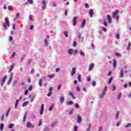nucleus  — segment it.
Instances as JSON below:
<instances>
[{
  "label": "nucleus",
  "mask_w": 131,
  "mask_h": 131,
  "mask_svg": "<svg viewBox=\"0 0 131 131\" xmlns=\"http://www.w3.org/2000/svg\"><path fill=\"white\" fill-rule=\"evenodd\" d=\"M3 27L6 30H8V27H10V21H9V18L7 17L5 18V23L4 24Z\"/></svg>",
  "instance_id": "f257e3e1"
},
{
  "label": "nucleus",
  "mask_w": 131,
  "mask_h": 131,
  "mask_svg": "<svg viewBox=\"0 0 131 131\" xmlns=\"http://www.w3.org/2000/svg\"><path fill=\"white\" fill-rule=\"evenodd\" d=\"M118 14H119V10H116L113 13L112 17L113 18H116V20H118L119 19V16H118Z\"/></svg>",
  "instance_id": "f03ea898"
},
{
  "label": "nucleus",
  "mask_w": 131,
  "mask_h": 131,
  "mask_svg": "<svg viewBox=\"0 0 131 131\" xmlns=\"http://www.w3.org/2000/svg\"><path fill=\"white\" fill-rule=\"evenodd\" d=\"M78 51L77 50H74L72 49H70L69 50V52H68V54L69 55H72V54H74V55H76V54H77L78 53Z\"/></svg>",
  "instance_id": "7ed1b4c3"
},
{
  "label": "nucleus",
  "mask_w": 131,
  "mask_h": 131,
  "mask_svg": "<svg viewBox=\"0 0 131 131\" xmlns=\"http://www.w3.org/2000/svg\"><path fill=\"white\" fill-rule=\"evenodd\" d=\"M42 4L43 5L42 7V10H46V8H47V2L45 0L42 1Z\"/></svg>",
  "instance_id": "20e7f679"
},
{
  "label": "nucleus",
  "mask_w": 131,
  "mask_h": 131,
  "mask_svg": "<svg viewBox=\"0 0 131 131\" xmlns=\"http://www.w3.org/2000/svg\"><path fill=\"white\" fill-rule=\"evenodd\" d=\"M6 80H7V76H4L1 81L2 86L4 85V83H5V82H6Z\"/></svg>",
  "instance_id": "39448f33"
},
{
  "label": "nucleus",
  "mask_w": 131,
  "mask_h": 131,
  "mask_svg": "<svg viewBox=\"0 0 131 131\" xmlns=\"http://www.w3.org/2000/svg\"><path fill=\"white\" fill-rule=\"evenodd\" d=\"M75 73H76V68H75V67H73L72 69L71 76H73Z\"/></svg>",
  "instance_id": "423d86ee"
},
{
  "label": "nucleus",
  "mask_w": 131,
  "mask_h": 131,
  "mask_svg": "<svg viewBox=\"0 0 131 131\" xmlns=\"http://www.w3.org/2000/svg\"><path fill=\"white\" fill-rule=\"evenodd\" d=\"M94 67H95V64L94 63H91L89 65V71H92V70H93V68H94Z\"/></svg>",
  "instance_id": "0eeeda50"
},
{
  "label": "nucleus",
  "mask_w": 131,
  "mask_h": 131,
  "mask_svg": "<svg viewBox=\"0 0 131 131\" xmlns=\"http://www.w3.org/2000/svg\"><path fill=\"white\" fill-rule=\"evenodd\" d=\"M49 93L47 94V96L48 97H51V95H52V92H53V87H50L49 88Z\"/></svg>",
  "instance_id": "6e6552de"
},
{
  "label": "nucleus",
  "mask_w": 131,
  "mask_h": 131,
  "mask_svg": "<svg viewBox=\"0 0 131 131\" xmlns=\"http://www.w3.org/2000/svg\"><path fill=\"white\" fill-rule=\"evenodd\" d=\"M85 24H86V20L85 19H83L82 24L81 25V28H83L84 26H85Z\"/></svg>",
  "instance_id": "1a4fd4ad"
},
{
  "label": "nucleus",
  "mask_w": 131,
  "mask_h": 131,
  "mask_svg": "<svg viewBox=\"0 0 131 131\" xmlns=\"http://www.w3.org/2000/svg\"><path fill=\"white\" fill-rule=\"evenodd\" d=\"M107 18L108 23H110V24H111V23H112V18H111V16H110V15H107Z\"/></svg>",
  "instance_id": "9d476101"
},
{
  "label": "nucleus",
  "mask_w": 131,
  "mask_h": 131,
  "mask_svg": "<svg viewBox=\"0 0 131 131\" xmlns=\"http://www.w3.org/2000/svg\"><path fill=\"white\" fill-rule=\"evenodd\" d=\"M82 121V118H81V116H78V117H77L78 123H80Z\"/></svg>",
  "instance_id": "9b49d317"
},
{
  "label": "nucleus",
  "mask_w": 131,
  "mask_h": 131,
  "mask_svg": "<svg viewBox=\"0 0 131 131\" xmlns=\"http://www.w3.org/2000/svg\"><path fill=\"white\" fill-rule=\"evenodd\" d=\"M73 26H75V25H76L77 23V18H76V17H74L73 18Z\"/></svg>",
  "instance_id": "f8f14e48"
},
{
  "label": "nucleus",
  "mask_w": 131,
  "mask_h": 131,
  "mask_svg": "<svg viewBox=\"0 0 131 131\" xmlns=\"http://www.w3.org/2000/svg\"><path fill=\"white\" fill-rule=\"evenodd\" d=\"M27 128H31V127H33V126H32V124L30 122H28L27 123Z\"/></svg>",
  "instance_id": "ddd939ff"
},
{
  "label": "nucleus",
  "mask_w": 131,
  "mask_h": 131,
  "mask_svg": "<svg viewBox=\"0 0 131 131\" xmlns=\"http://www.w3.org/2000/svg\"><path fill=\"white\" fill-rule=\"evenodd\" d=\"M64 101H65V98L64 97V96H60V102H61V103L63 104Z\"/></svg>",
  "instance_id": "4468645a"
},
{
  "label": "nucleus",
  "mask_w": 131,
  "mask_h": 131,
  "mask_svg": "<svg viewBox=\"0 0 131 131\" xmlns=\"http://www.w3.org/2000/svg\"><path fill=\"white\" fill-rule=\"evenodd\" d=\"M89 14L90 15L91 18H92V17H93V16H94V10H90L89 11Z\"/></svg>",
  "instance_id": "2eb2a0df"
},
{
  "label": "nucleus",
  "mask_w": 131,
  "mask_h": 131,
  "mask_svg": "<svg viewBox=\"0 0 131 131\" xmlns=\"http://www.w3.org/2000/svg\"><path fill=\"white\" fill-rule=\"evenodd\" d=\"M69 95L71 97H72V98H73V99H74V100H75L76 97L75 96H74V94H73V92H70Z\"/></svg>",
  "instance_id": "dca6fc26"
},
{
  "label": "nucleus",
  "mask_w": 131,
  "mask_h": 131,
  "mask_svg": "<svg viewBox=\"0 0 131 131\" xmlns=\"http://www.w3.org/2000/svg\"><path fill=\"white\" fill-rule=\"evenodd\" d=\"M120 76L121 78H123V76H124V75L123 74V70H121L120 72Z\"/></svg>",
  "instance_id": "f3484780"
},
{
  "label": "nucleus",
  "mask_w": 131,
  "mask_h": 131,
  "mask_svg": "<svg viewBox=\"0 0 131 131\" xmlns=\"http://www.w3.org/2000/svg\"><path fill=\"white\" fill-rule=\"evenodd\" d=\"M29 103V101H26L23 103L22 106L23 107H25L26 106H27V105H28Z\"/></svg>",
  "instance_id": "a211bd4d"
},
{
  "label": "nucleus",
  "mask_w": 131,
  "mask_h": 131,
  "mask_svg": "<svg viewBox=\"0 0 131 131\" xmlns=\"http://www.w3.org/2000/svg\"><path fill=\"white\" fill-rule=\"evenodd\" d=\"M14 64H12L11 66L10 69L9 70V73H10V72H11V71H13V69H14Z\"/></svg>",
  "instance_id": "6ab92c4d"
},
{
  "label": "nucleus",
  "mask_w": 131,
  "mask_h": 131,
  "mask_svg": "<svg viewBox=\"0 0 131 131\" xmlns=\"http://www.w3.org/2000/svg\"><path fill=\"white\" fill-rule=\"evenodd\" d=\"M19 99H17L16 100V102H15V109H17V107L18 106V103H19Z\"/></svg>",
  "instance_id": "aec40b11"
},
{
  "label": "nucleus",
  "mask_w": 131,
  "mask_h": 131,
  "mask_svg": "<svg viewBox=\"0 0 131 131\" xmlns=\"http://www.w3.org/2000/svg\"><path fill=\"white\" fill-rule=\"evenodd\" d=\"M78 80L79 82L81 81V76L80 75V74L78 76Z\"/></svg>",
  "instance_id": "412c9836"
},
{
  "label": "nucleus",
  "mask_w": 131,
  "mask_h": 131,
  "mask_svg": "<svg viewBox=\"0 0 131 131\" xmlns=\"http://www.w3.org/2000/svg\"><path fill=\"white\" fill-rule=\"evenodd\" d=\"M113 66H114V68H115V67H116V60H115V59H113Z\"/></svg>",
  "instance_id": "4be33fe9"
},
{
  "label": "nucleus",
  "mask_w": 131,
  "mask_h": 131,
  "mask_svg": "<svg viewBox=\"0 0 131 131\" xmlns=\"http://www.w3.org/2000/svg\"><path fill=\"white\" fill-rule=\"evenodd\" d=\"M39 85L40 86H41L42 85V79H40L39 81Z\"/></svg>",
  "instance_id": "5701e85b"
},
{
  "label": "nucleus",
  "mask_w": 131,
  "mask_h": 131,
  "mask_svg": "<svg viewBox=\"0 0 131 131\" xmlns=\"http://www.w3.org/2000/svg\"><path fill=\"white\" fill-rule=\"evenodd\" d=\"M0 129L1 130H4V123H2L0 126Z\"/></svg>",
  "instance_id": "b1692460"
},
{
  "label": "nucleus",
  "mask_w": 131,
  "mask_h": 131,
  "mask_svg": "<svg viewBox=\"0 0 131 131\" xmlns=\"http://www.w3.org/2000/svg\"><path fill=\"white\" fill-rule=\"evenodd\" d=\"M64 34L66 37H68V32H67V31L64 32Z\"/></svg>",
  "instance_id": "393cba45"
},
{
  "label": "nucleus",
  "mask_w": 131,
  "mask_h": 131,
  "mask_svg": "<svg viewBox=\"0 0 131 131\" xmlns=\"http://www.w3.org/2000/svg\"><path fill=\"white\" fill-rule=\"evenodd\" d=\"M130 46H131V43L130 42H129L127 47V50H129V49H130Z\"/></svg>",
  "instance_id": "a878e982"
},
{
  "label": "nucleus",
  "mask_w": 131,
  "mask_h": 131,
  "mask_svg": "<svg viewBox=\"0 0 131 131\" xmlns=\"http://www.w3.org/2000/svg\"><path fill=\"white\" fill-rule=\"evenodd\" d=\"M91 128H92V125H89V126H88V127L86 129V131H90Z\"/></svg>",
  "instance_id": "bb28decb"
},
{
  "label": "nucleus",
  "mask_w": 131,
  "mask_h": 131,
  "mask_svg": "<svg viewBox=\"0 0 131 131\" xmlns=\"http://www.w3.org/2000/svg\"><path fill=\"white\" fill-rule=\"evenodd\" d=\"M12 79H13V76H11L10 78L8 84H10V83H11V82L12 81Z\"/></svg>",
  "instance_id": "cd10ccee"
},
{
  "label": "nucleus",
  "mask_w": 131,
  "mask_h": 131,
  "mask_svg": "<svg viewBox=\"0 0 131 131\" xmlns=\"http://www.w3.org/2000/svg\"><path fill=\"white\" fill-rule=\"evenodd\" d=\"M14 124H10L9 126V128H13L14 127Z\"/></svg>",
  "instance_id": "c85d7f7f"
},
{
  "label": "nucleus",
  "mask_w": 131,
  "mask_h": 131,
  "mask_svg": "<svg viewBox=\"0 0 131 131\" xmlns=\"http://www.w3.org/2000/svg\"><path fill=\"white\" fill-rule=\"evenodd\" d=\"M55 76V75H48L49 78H54V77Z\"/></svg>",
  "instance_id": "c756f323"
},
{
  "label": "nucleus",
  "mask_w": 131,
  "mask_h": 131,
  "mask_svg": "<svg viewBox=\"0 0 131 131\" xmlns=\"http://www.w3.org/2000/svg\"><path fill=\"white\" fill-rule=\"evenodd\" d=\"M131 123H127L125 126V127H130Z\"/></svg>",
  "instance_id": "7c9ffc66"
},
{
  "label": "nucleus",
  "mask_w": 131,
  "mask_h": 131,
  "mask_svg": "<svg viewBox=\"0 0 131 131\" xmlns=\"http://www.w3.org/2000/svg\"><path fill=\"white\" fill-rule=\"evenodd\" d=\"M48 40H47V39H45L44 40V43L45 45V46H48Z\"/></svg>",
  "instance_id": "2f4dec72"
},
{
  "label": "nucleus",
  "mask_w": 131,
  "mask_h": 131,
  "mask_svg": "<svg viewBox=\"0 0 131 131\" xmlns=\"http://www.w3.org/2000/svg\"><path fill=\"white\" fill-rule=\"evenodd\" d=\"M61 87H62V84H60L58 85L57 89H58V91H60Z\"/></svg>",
  "instance_id": "473e14b6"
},
{
  "label": "nucleus",
  "mask_w": 131,
  "mask_h": 131,
  "mask_svg": "<svg viewBox=\"0 0 131 131\" xmlns=\"http://www.w3.org/2000/svg\"><path fill=\"white\" fill-rule=\"evenodd\" d=\"M119 116V112H118L116 116V119H118Z\"/></svg>",
  "instance_id": "72a5a7b5"
},
{
  "label": "nucleus",
  "mask_w": 131,
  "mask_h": 131,
  "mask_svg": "<svg viewBox=\"0 0 131 131\" xmlns=\"http://www.w3.org/2000/svg\"><path fill=\"white\" fill-rule=\"evenodd\" d=\"M29 19H30V21H31V22H32V21H33V18H32V15H29Z\"/></svg>",
  "instance_id": "f704fd0d"
},
{
  "label": "nucleus",
  "mask_w": 131,
  "mask_h": 131,
  "mask_svg": "<svg viewBox=\"0 0 131 131\" xmlns=\"http://www.w3.org/2000/svg\"><path fill=\"white\" fill-rule=\"evenodd\" d=\"M43 108H45V105L43 104H42L41 105V110L43 111Z\"/></svg>",
  "instance_id": "c9c22d12"
},
{
  "label": "nucleus",
  "mask_w": 131,
  "mask_h": 131,
  "mask_svg": "<svg viewBox=\"0 0 131 131\" xmlns=\"http://www.w3.org/2000/svg\"><path fill=\"white\" fill-rule=\"evenodd\" d=\"M54 108V105H52L49 107V111H52Z\"/></svg>",
  "instance_id": "e433bc0d"
},
{
  "label": "nucleus",
  "mask_w": 131,
  "mask_h": 131,
  "mask_svg": "<svg viewBox=\"0 0 131 131\" xmlns=\"http://www.w3.org/2000/svg\"><path fill=\"white\" fill-rule=\"evenodd\" d=\"M112 79H113V78H112V77H111L110 79V80H109V81H108V84H111V82H112Z\"/></svg>",
  "instance_id": "4c0bfd02"
},
{
  "label": "nucleus",
  "mask_w": 131,
  "mask_h": 131,
  "mask_svg": "<svg viewBox=\"0 0 131 131\" xmlns=\"http://www.w3.org/2000/svg\"><path fill=\"white\" fill-rule=\"evenodd\" d=\"M75 107L77 109H79V104H78V103H76Z\"/></svg>",
  "instance_id": "58836bf2"
},
{
  "label": "nucleus",
  "mask_w": 131,
  "mask_h": 131,
  "mask_svg": "<svg viewBox=\"0 0 131 131\" xmlns=\"http://www.w3.org/2000/svg\"><path fill=\"white\" fill-rule=\"evenodd\" d=\"M10 110H11V108H9V109H8V111H7V114H6V116H9V113H10Z\"/></svg>",
  "instance_id": "ea45409f"
},
{
  "label": "nucleus",
  "mask_w": 131,
  "mask_h": 131,
  "mask_svg": "<svg viewBox=\"0 0 131 131\" xmlns=\"http://www.w3.org/2000/svg\"><path fill=\"white\" fill-rule=\"evenodd\" d=\"M80 54L81 55V56H83V57H84V56H85V54H84V53L80 51Z\"/></svg>",
  "instance_id": "a19ab883"
},
{
  "label": "nucleus",
  "mask_w": 131,
  "mask_h": 131,
  "mask_svg": "<svg viewBox=\"0 0 131 131\" xmlns=\"http://www.w3.org/2000/svg\"><path fill=\"white\" fill-rule=\"evenodd\" d=\"M73 104V102L72 101H70L68 102V105H72Z\"/></svg>",
  "instance_id": "79ce46f5"
},
{
  "label": "nucleus",
  "mask_w": 131,
  "mask_h": 131,
  "mask_svg": "<svg viewBox=\"0 0 131 131\" xmlns=\"http://www.w3.org/2000/svg\"><path fill=\"white\" fill-rule=\"evenodd\" d=\"M97 84V82H96V81H93L92 82V85H93V86H95V85Z\"/></svg>",
  "instance_id": "37998d69"
},
{
  "label": "nucleus",
  "mask_w": 131,
  "mask_h": 131,
  "mask_svg": "<svg viewBox=\"0 0 131 131\" xmlns=\"http://www.w3.org/2000/svg\"><path fill=\"white\" fill-rule=\"evenodd\" d=\"M15 55H16V52H14L13 54L11 56V59H13V58H14Z\"/></svg>",
  "instance_id": "c03bdc74"
},
{
  "label": "nucleus",
  "mask_w": 131,
  "mask_h": 131,
  "mask_svg": "<svg viewBox=\"0 0 131 131\" xmlns=\"http://www.w3.org/2000/svg\"><path fill=\"white\" fill-rule=\"evenodd\" d=\"M85 8H86L87 9H89V8H90V6L89 5V4H88V3H86V4H85Z\"/></svg>",
  "instance_id": "a18cd8bd"
},
{
  "label": "nucleus",
  "mask_w": 131,
  "mask_h": 131,
  "mask_svg": "<svg viewBox=\"0 0 131 131\" xmlns=\"http://www.w3.org/2000/svg\"><path fill=\"white\" fill-rule=\"evenodd\" d=\"M28 3L29 4H31V5H32V4H33V1H32V0H28Z\"/></svg>",
  "instance_id": "49530a36"
},
{
  "label": "nucleus",
  "mask_w": 131,
  "mask_h": 131,
  "mask_svg": "<svg viewBox=\"0 0 131 131\" xmlns=\"http://www.w3.org/2000/svg\"><path fill=\"white\" fill-rule=\"evenodd\" d=\"M120 38V37L119 36V34L118 33H117V34H116V38H117V39H119Z\"/></svg>",
  "instance_id": "de8ad7c7"
},
{
  "label": "nucleus",
  "mask_w": 131,
  "mask_h": 131,
  "mask_svg": "<svg viewBox=\"0 0 131 131\" xmlns=\"http://www.w3.org/2000/svg\"><path fill=\"white\" fill-rule=\"evenodd\" d=\"M41 124H42V122L41 121V120H40L39 122L38 126H40Z\"/></svg>",
  "instance_id": "09e8293b"
},
{
  "label": "nucleus",
  "mask_w": 131,
  "mask_h": 131,
  "mask_svg": "<svg viewBox=\"0 0 131 131\" xmlns=\"http://www.w3.org/2000/svg\"><path fill=\"white\" fill-rule=\"evenodd\" d=\"M121 98V93H119L118 96V99H119Z\"/></svg>",
  "instance_id": "8fccbe9b"
},
{
  "label": "nucleus",
  "mask_w": 131,
  "mask_h": 131,
  "mask_svg": "<svg viewBox=\"0 0 131 131\" xmlns=\"http://www.w3.org/2000/svg\"><path fill=\"white\" fill-rule=\"evenodd\" d=\"M77 45V43L76 42V41H74L73 42V46L74 47H76V46Z\"/></svg>",
  "instance_id": "3c124183"
},
{
  "label": "nucleus",
  "mask_w": 131,
  "mask_h": 131,
  "mask_svg": "<svg viewBox=\"0 0 131 131\" xmlns=\"http://www.w3.org/2000/svg\"><path fill=\"white\" fill-rule=\"evenodd\" d=\"M31 74H34V69H32L31 71Z\"/></svg>",
  "instance_id": "603ef678"
},
{
  "label": "nucleus",
  "mask_w": 131,
  "mask_h": 131,
  "mask_svg": "<svg viewBox=\"0 0 131 131\" xmlns=\"http://www.w3.org/2000/svg\"><path fill=\"white\" fill-rule=\"evenodd\" d=\"M60 70H61V69H60L59 68H57L56 69V72H59V71H60Z\"/></svg>",
  "instance_id": "864d4df0"
},
{
  "label": "nucleus",
  "mask_w": 131,
  "mask_h": 131,
  "mask_svg": "<svg viewBox=\"0 0 131 131\" xmlns=\"http://www.w3.org/2000/svg\"><path fill=\"white\" fill-rule=\"evenodd\" d=\"M32 89H33V86H32V85H31L30 86L29 89V91H32Z\"/></svg>",
  "instance_id": "5fc2aeb1"
},
{
  "label": "nucleus",
  "mask_w": 131,
  "mask_h": 131,
  "mask_svg": "<svg viewBox=\"0 0 131 131\" xmlns=\"http://www.w3.org/2000/svg\"><path fill=\"white\" fill-rule=\"evenodd\" d=\"M26 120V115H25L24 117V120H23L24 122H25Z\"/></svg>",
  "instance_id": "6e6d98bb"
},
{
  "label": "nucleus",
  "mask_w": 131,
  "mask_h": 131,
  "mask_svg": "<svg viewBox=\"0 0 131 131\" xmlns=\"http://www.w3.org/2000/svg\"><path fill=\"white\" fill-rule=\"evenodd\" d=\"M9 40L10 41L13 40V37H12V36L9 37Z\"/></svg>",
  "instance_id": "4d7b16f0"
},
{
  "label": "nucleus",
  "mask_w": 131,
  "mask_h": 131,
  "mask_svg": "<svg viewBox=\"0 0 131 131\" xmlns=\"http://www.w3.org/2000/svg\"><path fill=\"white\" fill-rule=\"evenodd\" d=\"M28 94V90H26V91L25 92V96H26V95H27Z\"/></svg>",
  "instance_id": "13d9d810"
},
{
  "label": "nucleus",
  "mask_w": 131,
  "mask_h": 131,
  "mask_svg": "<svg viewBox=\"0 0 131 131\" xmlns=\"http://www.w3.org/2000/svg\"><path fill=\"white\" fill-rule=\"evenodd\" d=\"M77 92H80V88H79V86L77 87Z\"/></svg>",
  "instance_id": "bf43d9fd"
},
{
  "label": "nucleus",
  "mask_w": 131,
  "mask_h": 131,
  "mask_svg": "<svg viewBox=\"0 0 131 131\" xmlns=\"http://www.w3.org/2000/svg\"><path fill=\"white\" fill-rule=\"evenodd\" d=\"M104 25L105 26V27H107V21H104Z\"/></svg>",
  "instance_id": "052dcab7"
},
{
  "label": "nucleus",
  "mask_w": 131,
  "mask_h": 131,
  "mask_svg": "<svg viewBox=\"0 0 131 131\" xmlns=\"http://www.w3.org/2000/svg\"><path fill=\"white\" fill-rule=\"evenodd\" d=\"M12 8H13V6H10L8 7V10L10 11Z\"/></svg>",
  "instance_id": "680f3d73"
},
{
  "label": "nucleus",
  "mask_w": 131,
  "mask_h": 131,
  "mask_svg": "<svg viewBox=\"0 0 131 131\" xmlns=\"http://www.w3.org/2000/svg\"><path fill=\"white\" fill-rule=\"evenodd\" d=\"M34 27V26H33V25L31 26L30 29V30H32V29H33V28Z\"/></svg>",
  "instance_id": "e2e57ef3"
},
{
  "label": "nucleus",
  "mask_w": 131,
  "mask_h": 131,
  "mask_svg": "<svg viewBox=\"0 0 131 131\" xmlns=\"http://www.w3.org/2000/svg\"><path fill=\"white\" fill-rule=\"evenodd\" d=\"M49 130H50V128H49V127H47L43 130V131H49Z\"/></svg>",
  "instance_id": "0e129e2a"
},
{
  "label": "nucleus",
  "mask_w": 131,
  "mask_h": 131,
  "mask_svg": "<svg viewBox=\"0 0 131 131\" xmlns=\"http://www.w3.org/2000/svg\"><path fill=\"white\" fill-rule=\"evenodd\" d=\"M20 16V14L19 13H17L16 15V18H18Z\"/></svg>",
  "instance_id": "69168bd1"
},
{
  "label": "nucleus",
  "mask_w": 131,
  "mask_h": 131,
  "mask_svg": "<svg viewBox=\"0 0 131 131\" xmlns=\"http://www.w3.org/2000/svg\"><path fill=\"white\" fill-rule=\"evenodd\" d=\"M16 83H17V81H16V80L14 81L13 85H15L16 84Z\"/></svg>",
  "instance_id": "338daca9"
},
{
  "label": "nucleus",
  "mask_w": 131,
  "mask_h": 131,
  "mask_svg": "<svg viewBox=\"0 0 131 131\" xmlns=\"http://www.w3.org/2000/svg\"><path fill=\"white\" fill-rule=\"evenodd\" d=\"M74 131H77V126H75Z\"/></svg>",
  "instance_id": "774afa93"
}]
</instances>
